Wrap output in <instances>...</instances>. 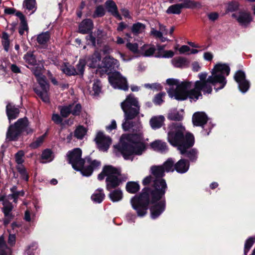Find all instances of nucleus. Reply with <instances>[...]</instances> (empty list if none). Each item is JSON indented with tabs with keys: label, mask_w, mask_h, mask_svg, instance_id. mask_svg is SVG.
Wrapping results in <instances>:
<instances>
[{
	"label": "nucleus",
	"mask_w": 255,
	"mask_h": 255,
	"mask_svg": "<svg viewBox=\"0 0 255 255\" xmlns=\"http://www.w3.org/2000/svg\"><path fill=\"white\" fill-rule=\"evenodd\" d=\"M23 131L27 134L33 132V129L28 127L26 118L19 119L13 125H11L6 132V139L8 141L16 140Z\"/></svg>",
	"instance_id": "obj_8"
},
{
	"label": "nucleus",
	"mask_w": 255,
	"mask_h": 255,
	"mask_svg": "<svg viewBox=\"0 0 255 255\" xmlns=\"http://www.w3.org/2000/svg\"><path fill=\"white\" fill-rule=\"evenodd\" d=\"M59 109L60 111L61 116L64 118H66L71 113L72 106L69 105L67 106L59 107Z\"/></svg>",
	"instance_id": "obj_41"
},
{
	"label": "nucleus",
	"mask_w": 255,
	"mask_h": 255,
	"mask_svg": "<svg viewBox=\"0 0 255 255\" xmlns=\"http://www.w3.org/2000/svg\"><path fill=\"white\" fill-rule=\"evenodd\" d=\"M230 72L229 66L226 63H219L216 64L212 70V75L207 78L206 72L198 74L199 80L196 81L192 87V82L185 81L179 82L175 79H168L166 83L170 87L168 94L171 98L183 101L189 98L190 101H196L202 96L201 91L204 93L210 94L212 91L211 85L215 86L219 84L220 86L215 88L216 91L223 89L227 83L226 76Z\"/></svg>",
	"instance_id": "obj_1"
},
{
	"label": "nucleus",
	"mask_w": 255,
	"mask_h": 255,
	"mask_svg": "<svg viewBox=\"0 0 255 255\" xmlns=\"http://www.w3.org/2000/svg\"><path fill=\"white\" fill-rule=\"evenodd\" d=\"M165 118L163 116H153L149 120V125L153 129H157L164 125Z\"/></svg>",
	"instance_id": "obj_17"
},
{
	"label": "nucleus",
	"mask_w": 255,
	"mask_h": 255,
	"mask_svg": "<svg viewBox=\"0 0 255 255\" xmlns=\"http://www.w3.org/2000/svg\"><path fill=\"white\" fill-rule=\"evenodd\" d=\"M109 81L115 89L127 91L128 86L127 79L119 72H114L109 76Z\"/></svg>",
	"instance_id": "obj_11"
},
{
	"label": "nucleus",
	"mask_w": 255,
	"mask_h": 255,
	"mask_svg": "<svg viewBox=\"0 0 255 255\" xmlns=\"http://www.w3.org/2000/svg\"><path fill=\"white\" fill-rule=\"evenodd\" d=\"M52 120L54 123L57 124H61L62 122V119L60 116L56 114H53Z\"/></svg>",
	"instance_id": "obj_53"
},
{
	"label": "nucleus",
	"mask_w": 255,
	"mask_h": 255,
	"mask_svg": "<svg viewBox=\"0 0 255 255\" xmlns=\"http://www.w3.org/2000/svg\"><path fill=\"white\" fill-rule=\"evenodd\" d=\"M232 17L235 18L242 25L246 26L252 20L251 16L249 13L239 12L232 14Z\"/></svg>",
	"instance_id": "obj_16"
},
{
	"label": "nucleus",
	"mask_w": 255,
	"mask_h": 255,
	"mask_svg": "<svg viewBox=\"0 0 255 255\" xmlns=\"http://www.w3.org/2000/svg\"><path fill=\"white\" fill-rule=\"evenodd\" d=\"M174 55V53L172 50H166L163 52L162 57L163 58H171Z\"/></svg>",
	"instance_id": "obj_56"
},
{
	"label": "nucleus",
	"mask_w": 255,
	"mask_h": 255,
	"mask_svg": "<svg viewBox=\"0 0 255 255\" xmlns=\"http://www.w3.org/2000/svg\"><path fill=\"white\" fill-rule=\"evenodd\" d=\"M94 36L92 34L87 35L86 39L88 41H90L94 46L96 45V41L98 43H100L107 37L106 33L101 29H98L94 32Z\"/></svg>",
	"instance_id": "obj_15"
},
{
	"label": "nucleus",
	"mask_w": 255,
	"mask_h": 255,
	"mask_svg": "<svg viewBox=\"0 0 255 255\" xmlns=\"http://www.w3.org/2000/svg\"><path fill=\"white\" fill-rule=\"evenodd\" d=\"M155 51V48L153 45L144 44L140 49V54L144 56H151Z\"/></svg>",
	"instance_id": "obj_25"
},
{
	"label": "nucleus",
	"mask_w": 255,
	"mask_h": 255,
	"mask_svg": "<svg viewBox=\"0 0 255 255\" xmlns=\"http://www.w3.org/2000/svg\"><path fill=\"white\" fill-rule=\"evenodd\" d=\"M44 138V135L39 136L36 139L35 141L30 144V146L32 148H36L38 147L43 143Z\"/></svg>",
	"instance_id": "obj_46"
},
{
	"label": "nucleus",
	"mask_w": 255,
	"mask_h": 255,
	"mask_svg": "<svg viewBox=\"0 0 255 255\" xmlns=\"http://www.w3.org/2000/svg\"><path fill=\"white\" fill-rule=\"evenodd\" d=\"M255 241V238L251 237L248 239L245 245V254L247 255V252L249 251L251 247Z\"/></svg>",
	"instance_id": "obj_45"
},
{
	"label": "nucleus",
	"mask_w": 255,
	"mask_h": 255,
	"mask_svg": "<svg viewBox=\"0 0 255 255\" xmlns=\"http://www.w3.org/2000/svg\"><path fill=\"white\" fill-rule=\"evenodd\" d=\"M150 172L154 176L152 188H144L139 196H135L131 199L130 203L139 217L146 215L149 203L153 204L150 208V215L151 218L154 219L157 218L165 209V202L162 198L167 185L165 180L161 178L164 174L162 166H152L150 168Z\"/></svg>",
	"instance_id": "obj_2"
},
{
	"label": "nucleus",
	"mask_w": 255,
	"mask_h": 255,
	"mask_svg": "<svg viewBox=\"0 0 255 255\" xmlns=\"http://www.w3.org/2000/svg\"><path fill=\"white\" fill-rule=\"evenodd\" d=\"M101 87L100 81L98 80H95L92 88V94L95 96L98 95L101 92Z\"/></svg>",
	"instance_id": "obj_44"
},
{
	"label": "nucleus",
	"mask_w": 255,
	"mask_h": 255,
	"mask_svg": "<svg viewBox=\"0 0 255 255\" xmlns=\"http://www.w3.org/2000/svg\"><path fill=\"white\" fill-rule=\"evenodd\" d=\"M95 140L98 148L102 151H107L112 143L111 138L102 132H98Z\"/></svg>",
	"instance_id": "obj_14"
},
{
	"label": "nucleus",
	"mask_w": 255,
	"mask_h": 255,
	"mask_svg": "<svg viewBox=\"0 0 255 255\" xmlns=\"http://www.w3.org/2000/svg\"><path fill=\"white\" fill-rule=\"evenodd\" d=\"M159 30L162 32V35H166L168 34V30L166 28L165 26L161 24V23H159Z\"/></svg>",
	"instance_id": "obj_61"
},
{
	"label": "nucleus",
	"mask_w": 255,
	"mask_h": 255,
	"mask_svg": "<svg viewBox=\"0 0 255 255\" xmlns=\"http://www.w3.org/2000/svg\"><path fill=\"white\" fill-rule=\"evenodd\" d=\"M19 28H22L23 29L27 30V29H28L27 24V22H26L25 18L20 20V24Z\"/></svg>",
	"instance_id": "obj_62"
},
{
	"label": "nucleus",
	"mask_w": 255,
	"mask_h": 255,
	"mask_svg": "<svg viewBox=\"0 0 255 255\" xmlns=\"http://www.w3.org/2000/svg\"><path fill=\"white\" fill-rule=\"evenodd\" d=\"M105 9L103 6L98 5L96 7L95 12L93 15V17H102L105 14Z\"/></svg>",
	"instance_id": "obj_42"
},
{
	"label": "nucleus",
	"mask_w": 255,
	"mask_h": 255,
	"mask_svg": "<svg viewBox=\"0 0 255 255\" xmlns=\"http://www.w3.org/2000/svg\"><path fill=\"white\" fill-rule=\"evenodd\" d=\"M168 140L172 145L178 147L181 154L186 153V156L191 161L195 160L197 158V152L192 149L187 151V149L193 146L194 138L190 133H186L185 128L180 124H172L169 126Z\"/></svg>",
	"instance_id": "obj_3"
},
{
	"label": "nucleus",
	"mask_w": 255,
	"mask_h": 255,
	"mask_svg": "<svg viewBox=\"0 0 255 255\" xmlns=\"http://www.w3.org/2000/svg\"><path fill=\"white\" fill-rule=\"evenodd\" d=\"M87 62L84 59H80L76 65L75 74L82 75L84 71V67Z\"/></svg>",
	"instance_id": "obj_40"
},
{
	"label": "nucleus",
	"mask_w": 255,
	"mask_h": 255,
	"mask_svg": "<svg viewBox=\"0 0 255 255\" xmlns=\"http://www.w3.org/2000/svg\"><path fill=\"white\" fill-rule=\"evenodd\" d=\"M81 155L82 150L79 148L69 151L67 154L69 162L75 170L80 171L83 176H89L100 165V162L89 157L82 159Z\"/></svg>",
	"instance_id": "obj_5"
},
{
	"label": "nucleus",
	"mask_w": 255,
	"mask_h": 255,
	"mask_svg": "<svg viewBox=\"0 0 255 255\" xmlns=\"http://www.w3.org/2000/svg\"><path fill=\"white\" fill-rule=\"evenodd\" d=\"M23 195L24 192L23 191H21L19 192H16V193H13V194L8 195L6 198L4 197H0V201H3L2 205L3 207L2 208V211L5 217L7 218L8 219H11L12 218L11 212L12 210L13 207L11 204L8 202V200L13 199V201L16 202V198L18 196H22Z\"/></svg>",
	"instance_id": "obj_12"
},
{
	"label": "nucleus",
	"mask_w": 255,
	"mask_h": 255,
	"mask_svg": "<svg viewBox=\"0 0 255 255\" xmlns=\"http://www.w3.org/2000/svg\"><path fill=\"white\" fill-rule=\"evenodd\" d=\"M234 79L238 84L239 90L242 93H245L249 90L250 83L246 79V74L244 71H238L234 75Z\"/></svg>",
	"instance_id": "obj_13"
},
{
	"label": "nucleus",
	"mask_w": 255,
	"mask_h": 255,
	"mask_svg": "<svg viewBox=\"0 0 255 255\" xmlns=\"http://www.w3.org/2000/svg\"><path fill=\"white\" fill-rule=\"evenodd\" d=\"M182 9L180 3L175 4L170 6L166 10L168 14H179Z\"/></svg>",
	"instance_id": "obj_36"
},
{
	"label": "nucleus",
	"mask_w": 255,
	"mask_h": 255,
	"mask_svg": "<svg viewBox=\"0 0 255 255\" xmlns=\"http://www.w3.org/2000/svg\"><path fill=\"white\" fill-rule=\"evenodd\" d=\"M126 46L128 50L134 54H139L140 53V50L139 49L138 45L136 43H132L128 42Z\"/></svg>",
	"instance_id": "obj_39"
},
{
	"label": "nucleus",
	"mask_w": 255,
	"mask_h": 255,
	"mask_svg": "<svg viewBox=\"0 0 255 255\" xmlns=\"http://www.w3.org/2000/svg\"><path fill=\"white\" fill-rule=\"evenodd\" d=\"M121 107L125 117L122 127L125 130H128L133 127V122L130 120L139 116L140 106L137 98L130 94L121 103Z\"/></svg>",
	"instance_id": "obj_6"
},
{
	"label": "nucleus",
	"mask_w": 255,
	"mask_h": 255,
	"mask_svg": "<svg viewBox=\"0 0 255 255\" xmlns=\"http://www.w3.org/2000/svg\"><path fill=\"white\" fill-rule=\"evenodd\" d=\"M165 95V93H159L156 95L153 99L154 103L158 105H161L163 102V98Z\"/></svg>",
	"instance_id": "obj_50"
},
{
	"label": "nucleus",
	"mask_w": 255,
	"mask_h": 255,
	"mask_svg": "<svg viewBox=\"0 0 255 255\" xmlns=\"http://www.w3.org/2000/svg\"><path fill=\"white\" fill-rule=\"evenodd\" d=\"M239 4L236 1H231L227 4L226 8L228 11H233L238 8Z\"/></svg>",
	"instance_id": "obj_48"
},
{
	"label": "nucleus",
	"mask_w": 255,
	"mask_h": 255,
	"mask_svg": "<svg viewBox=\"0 0 255 255\" xmlns=\"http://www.w3.org/2000/svg\"><path fill=\"white\" fill-rule=\"evenodd\" d=\"M50 35L49 32H42L37 35V41L40 45H45L49 40Z\"/></svg>",
	"instance_id": "obj_28"
},
{
	"label": "nucleus",
	"mask_w": 255,
	"mask_h": 255,
	"mask_svg": "<svg viewBox=\"0 0 255 255\" xmlns=\"http://www.w3.org/2000/svg\"><path fill=\"white\" fill-rule=\"evenodd\" d=\"M109 197L113 202H118L123 198V193L119 189L115 190L110 193Z\"/></svg>",
	"instance_id": "obj_29"
},
{
	"label": "nucleus",
	"mask_w": 255,
	"mask_h": 255,
	"mask_svg": "<svg viewBox=\"0 0 255 255\" xmlns=\"http://www.w3.org/2000/svg\"><path fill=\"white\" fill-rule=\"evenodd\" d=\"M174 161L171 158L168 159L162 165L163 167L164 172H172L174 171L175 167L174 164Z\"/></svg>",
	"instance_id": "obj_34"
},
{
	"label": "nucleus",
	"mask_w": 255,
	"mask_h": 255,
	"mask_svg": "<svg viewBox=\"0 0 255 255\" xmlns=\"http://www.w3.org/2000/svg\"><path fill=\"white\" fill-rule=\"evenodd\" d=\"M19 111L18 108L11 104L6 106V114L9 121L16 119L19 114Z\"/></svg>",
	"instance_id": "obj_21"
},
{
	"label": "nucleus",
	"mask_w": 255,
	"mask_h": 255,
	"mask_svg": "<svg viewBox=\"0 0 255 255\" xmlns=\"http://www.w3.org/2000/svg\"><path fill=\"white\" fill-rule=\"evenodd\" d=\"M151 148L157 151L164 152L167 150L166 143L160 140H155L150 144Z\"/></svg>",
	"instance_id": "obj_22"
},
{
	"label": "nucleus",
	"mask_w": 255,
	"mask_h": 255,
	"mask_svg": "<svg viewBox=\"0 0 255 255\" xmlns=\"http://www.w3.org/2000/svg\"><path fill=\"white\" fill-rule=\"evenodd\" d=\"M87 132L86 129L82 126L78 127L74 132V135L78 139H82Z\"/></svg>",
	"instance_id": "obj_38"
},
{
	"label": "nucleus",
	"mask_w": 255,
	"mask_h": 255,
	"mask_svg": "<svg viewBox=\"0 0 255 255\" xmlns=\"http://www.w3.org/2000/svg\"><path fill=\"white\" fill-rule=\"evenodd\" d=\"M120 144L121 152L125 159L132 160V155H141L145 149L141 124L139 123L136 129H133L132 134L123 135Z\"/></svg>",
	"instance_id": "obj_4"
},
{
	"label": "nucleus",
	"mask_w": 255,
	"mask_h": 255,
	"mask_svg": "<svg viewBox=\"0 0 255 255\" xmlns=\"http://www.w3.org/2000/svg\"><path fill=\"white\" fill-rule=\"evenodd\" d=\"M34 73L39 85V87L34 88V91L44 102L48 103L49 102V85L43 76H40L39 73L35 72Z\"/></svg>",
	"instance_id": "obj_10"
},
{
	"label": "nucleus",
	"mask_w": 255,
	"mask_h": 255,
	"mask_svg": "<svg viewBox=\"0 0 255 255\" xmlns=\"http://www.w3.org/2000/svg\"><path fill=\"white\" fill-rule=\"evenodd\" d=\"M204 58L207 61H211L213 59V55L209 52H205L204 54Z\"/></svg>",
	"instance_id": "obj_58"
},
{
	"label": "nucleus",
	"mask_w": 255,
	"mask_h": 255,
	"mask_svg": "<svg viewBox=\"0 0 255 255\" xmlns=\"http://www.w3.org/2000/svg\"><path fill=\"white\" fill-rule=\"evenodd\" d=\"M189 164L184 159H180L174 165L175 169L177 172L183 173L187 171Z\"/></svg>",
	"instance_id": "obj_23"
},
{
	"label": "nucleus",
	"mask_w": 255,
	"mask_h": 255,
	"mask_svg": "<svg viewBox=\"0 0 255 255\" xmlns=\"http://www.w3.org/2000/svg\"><path fill=\"white\" fill-rule=\"evenodd\" d=\"M168 119L172 121H180L182 119L183 116L176 111H173L169 113Z\"/></svg>",
	"instance_id": "obj_43"
},
{
	"label": "nucleus",
	"mask_w": 255,
	"mask_h": 255,
	"mask_svg": "<svg viewBox=\"0 0 255 255\" xmlns=\"http://www.w3.org/2000/svg\"><path fill=\"white\" fill-rule=\"evenodd\" d=\"M61 69L63 73L68 75H75L76 72L75 69L69 64H64L61 67Z\"/></svg>",
	"instance_id": "obj_37"
},
{
	"label": "nucleus",
	"mask_w": 255,
	"mask_h": 255,
	"mask_svg": "<svg viewBox=\"0 0 255 255\" xmlns=\"http://www.w3.org/2000/svg\"><path fill=\"white\" fill-rule=\"evenodd\" d=\"M193 123L196 126H203L207 121V117L203 112H197L194 114L192 119Z\"/></svg>",
	"instance_id": "obj_18"
},
{
	"label": "nucleus",
	"mask_w": 255,
	"mask_h": 255,
	"mask_svg": "<svg viewBox=\"0 0 255 255\" xmlns=\"http://www.w3.org/2000/svg\"><path fill=\"white\" fill-rule=\"evenodd\" d=\"M23 59L25 62L29 65L34 66L36 64V60L33 54L31 52H27L24 55Z\"/></svg>",
	"instance_id": "obj_33"
},
{
	"label": "nucleus",
	"mask_w": 255,
	"mask_h": 255,
	"mask_svg": "<svg viewBox=\"0 0 255 255\" xmlns=\"http://www.w3.org/2000/svg\"><path fill=\"white\" fill-rule=\"evenodd\" d=\"M93 28V23L90 19H86L82 21L79 26V31L80 33L85 34L91 31Z\"/></svg>",
	"instance_id": "obj_19"
},
{
	"label": "nucleus",
	"mask_w": 255,
	"mask_h": 255,
	"mask_svg": "<svg viewBox=\"0 0 255 255\" xmlns=\"http://www.w3.org/2000/svg\"><path fill=\"white\" fill-rule=\"evenodd\" d=\"M87 64L91 68L106 69L114 68L119 66L118 61L111 57H106L104 61H102L100 54L98 51H96L88 58Z\"/></svg>",
	"instance_id": "obj_9"
},
{
	"label": "nucleus",
	"mask_w": 255,
	"mask_h": 255,
	"mask_svg": "<svg viewBox=\"0 0 255 255\" xmlns=\"http://www.w3.org/2000/svg\"><path fill=\"white\" fill-rule=\"evenodd\" d=\"M53 158L52 153L50 150L46 149L43 151L41 155L42 163L50 162L53 160Z\"/></svg>",
	"instance_id": "obj_32"
},
{
	"label": "nucleus",
	"mask_w": 255,
	"mask_h": 255,
	"mask_svg": "<svg viewBox=\"0 0 255 255\" xmlns=\"http://www.w3.org/2000/svg\"><path fill=\"white\" fill-rule=\"evenodd\" d=\"M150 33L151 35L156 38H159L160 37H162V35H163L161 31L156 30L153 28L151 29Z\"/></svg>",
	"instance_id": "obj_52"
},
{
	"label": "nucleus",
	"mask_w": 255,
	"mask_h": 255,
	"mask_svg": "<svg viewBox=\"0 0 255 255\" xmlns=\"http://www.w3.org/2000/svg\"><path fill=\"white\" fill-rule=\"evenodd\" d=\"M144 87L149 89H159L160 88V86L157 84H146L144 85Z\"/></svg>",
	"instance_id": "obj_60"
},
{
	"label": "nucleus",
	"mask_w": 255,
	"mask_h": 255,
	"mask_svg": "<svg viewBox=\"0 0 255 255\" xmlns=\"http://www.w3.org/2000/svg\"><path fill=\"white\" fill-rule=\"evenodd\" d=\"M18 169L23 179L25 181H28V176L24 168H23L21 165H19L18 167Z\"/></svg>",
	"instance_id": "obj_51"
},
{
	"label": "nucleus",
	"mask_w": 255,
	"mask_h": 255,
	"mask_svg": "<svg viewBox=\"0 0 255 255\" xmlns=\"http://www.w3.org/2000/svg\"><path fill=\"white\" fill-rule=\"evenodd\" d=\"M105 4L109 12H111L115 17L119 20L122 19V17L118 11V8L116 3L114 1L109 0L106 2Z\"/></svg>",
	"instance_id": "obj_20"
},
{
	"label": "nucleus",
	"mask_w": 255,
	"mask_h": 255,
	"mask_svg": "<svg viewBox=\"0 0 255 255\" xmlns=\"http://www.w3.org/2000/svg\"><path fill=\"white\" fill-rule=\"evenodd\" d=\"M24 220L27 222H30L31 220V213L30 211L28 210L25 211V214H24Z\"/></svg>",
	"instance_id": "obj_63"
},
{
	"label": "nucleus",
	"mask_w": 255,
	"mask_h": 255,
	"mask_svg": "<svg viewBox=\"0 0 255 255\" xmlns=\"http://www.w3.org/2000/svg\"><path fill=\"white\" fill-rule=\"evenodd\" d=\"M105 176L107 177L106 187L108 190L116 188L122 183L120 171L111 165L104 166L102 172L99 174L98 178L99 180H102Z\"/></svg>",
	"instance_id": "obj_7"
},
{
	"label": "nucleus",
	"mask_w": 255,
	"mask_h": 255,
	"mask_svg": "<svg viewBox=\"0 0 255 255\" xmlns=\"http://www.w3.org/2000/svg\"><path fill=\"white\" fill-rule=\"evenodd\" d=\"M153 178L152 176L149 175L148 176H146L145 178L143 179L142 180V183L144 185H146L149 183H150L152 181L153 182Z\"/></svg>",
	"instance_id": "obj_55"
},
{
	"label": "nucleus",
	"mask_w": 255,
	"mask_h": 255,
	"mask_svg": "<svg viewBox=\"0 0 255 255\" xmlns=\"http://www.w3.org/2000/svg\"><path fill=\"white\" fill-rule=\"evenodd\" d=\"M126 189L129 193H135L139 190V186L136 182H129L127 184Z\"/></svg>",
	"instance_id": "obj_31"
},
{
	"label": "nucleus",
	"mask_w": 255,
	"mask_h": 255,
	"mask_svg": "<svg viewBox=\"0 0 255 255\" xmlns=\"http://www.w3.org/2000/svg\"><path fill=\"white\" fill-rule=\"evenodd\" d=\"M15 235H13V234H9V237H8V244L12 246L13 245H14L15 244Z\"/></svg>",
	"instance_id": "obj_59"
},
{
	"label": "nucleus",
	"mask_w": 255,
	"mask_h": 255,
	"mask_svg": "<svg viewBox=\"0 0 255 255\" xmlns=\"http://www.w3.org/2000/svg\"><path fill=\"white\" fill-rule=\"evenodd\" d=\"M11 250L5 244L3 236L0 237V255H10Z\"/></svg>",
	"instance_id": "obj_26"
},
{
	"label": "nucleus",
	"mask_w": 255,
	"mask_h": 255,
	"mask_svg": "<svg viewBox=\"0 0 255 255\" xmlns=\"http://www.w3.org/2000/svg\"><path fill=\"white\" fill-rule=\"evenodd\" d=\"M24 155V153L22 150H19L15 154V161L18 164L21 165L23 163Z\"/></svg>",
	"instance_id": "obj_47"
},
{
	"label": "nucleus",
	"mask_w": 255,
	"mask_h": 255,
	"mask_svg": "<svg viewBox=\"0 0 255 255\" xmlns=\"http://www.w3.org/2000/svg\"><path fill=\"white\" fill-rule=\"evenodd\" d=\"M105 196L103 189L99 188L92 194L91 199L95 203H100L103 201Z\"/></svg>",
	"instance_id": "obj_24"
},
{
	"label": "nucleus",
	"mask_w": 255,
	"mask_h": 255,
	"mask_svg": "<svg viewBox=\"0 0 255 255\" xmlns=\"http://www.w3.org/2000/svg\"><path fill=\"white\" fill-rule=\"evenodd\" d=\"M70 106H72V109H71V114L73 115H79L81 112V106L80 104H71Z\"/></svg>",
	"instance_id": "obj_49"
},
{
	"label": "nucleus",
	"mask_w": 255,
	"mask_h": 255,
	"mask_svg": "<svg viewBox=\"0 0 255 255\" xmlns=\"http://www.w3.org/2000/svg\"><path fill=\"white\" fill-rule=\"evenodd\" d=\"M201 67L197 62H195L192 64V69L194 71L197 72L200 70Z\"/></svg>",
	"instance_id": "obj_64"
},
{
	"label": "nucleus",
	"mask_w": 255,
	"mask_h": 255,
	"mask_svg": "<svg viewBox=\"0 0 255 255\" xmlns=\"http://www.w3.org/2000/svg\"><path fill=\"white\" fill-rule=\"evenodd\" d=\"M208 17L212 21L216 20L219 17V14L217 12H211L208 14Z\"/></svg>",
	"instance_id": "obj_54"
},
{
	"label": "nucleus",
	"mask_w": 255,
	"mask_h": 255,
	"mask_svg": "<svg viewBox=\"0 0 255 255\" xmlns=\"http://www.w3.org/2000/svg\"><path fill=\"white\" fill-rule=\"evenodd\" d=\"M172 63L174 67L181 68L186 65L187 61L184 58L177 57L172 60Z\"/></svg>",
	"instance_id": "obj_30"
},
{
	"label": "nucleus",
	"mask_w": 255,
	"mask_h": 255,
	"mask_svg": "<svg viewBox=\"0 0 255 255\" xmlns=\"http://www.w3.org/2000/svg\"><path fill=\"white\" fill-rule=\"evenodd\" d=\"M23 7L31 11L30 14L33 13L36 9V3L35 0H24L23 2Z\"/></svg>",
	"instance_id": "obj_27"
},
{
	"label": "nucleus",
	"mask_w": 255,
	"mask_h": 255,
	"mask_svg": "<svg viewBox=\"0 0 255 255\" xmlns=\"http://www.w3.org/2000/svg\"><path fill=\"white\" fill-rule=\"evenodd\" d=\"M145 29L144 24L141 23H136L134 24L131 27L132 32L135 35L143 32Z\"/></svg>",
	"instance_id": "obj_35"
},
{
	"label": "nucleus",
	"mask_w": 255,
	"mask_h": 255,
	"mask_svg": "<svg viewBox=\"0 0 255 255\" xmlns=\"http://www.w3.org/2000/svg\"><path fill=\"white\" fill-rule=\"evenodd\" d=\"M190 50V47L187 45H183L178 49V51L180 54H183L185 52H188Z\"/></svg>",
	"instance_id": "obj_57"
}]
</instances>
